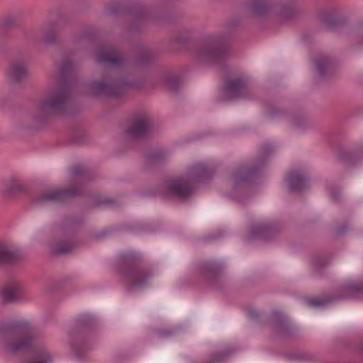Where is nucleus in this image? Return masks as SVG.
I'll return each instance as SVG.
<instances>
[{
	"mask_svg": "<svg viewBox=\"0 0 363 363\" xmlns=\"http://www.w3.org/2000/svg\"><path fill=\"white\" fill-rule=\"evenodd\" d=\"M120 11H121V6H118V5H113V6H111L108 9V12L110 14H115V13H117L120 12Z\"/></svg>",
	"mask_w": 363,
	"mask_h": 363,
	"instance_id": "32",
	"label": "nucleus"
},
{
	"mask_svg": "<svg viewBox=\"0 0 363 363\" xmlns=\"http://www.w3.org/2000/svg\"><path fill=\"white\" fill-rule=\"evenodd\" d=\"M133 86V84L126 79L119 78L115 71L108 69L101 79L89 85V89L93 95L118 96Z\"/></svg>",
	"mask_w": 363,
	"mask_h": 363,
	"instance_id": "5",
	"label": "nucleus"
},
{
	"mask_svg": "<svg viewBox=\"0 0 363 363\" xmlns=\"http://www.w3.org/2000/svg\"><path fill=\"white\" fill-rule=\"evenodd\" d=\"M273 6L272 0H254L250 5V9L255 15L262 16L268 13Z\"/></svg>",
	"mask_w": 363,
	"mask_h": 363,
	"instance_id": "20",
	"label": "nucleus"
},
{
	"mask_svg": "<svg viewBox=\"0 0 363 363\" xmlns=\"http://www.w3.org/2000/svg\"><path fill=\"white\" fill-rule=\"evenodd\" d=\"M341 291L344 293L342 296H335L327 298H313L306 300V303L311 308H321L327 305L330 301L335 299H343L351 298L355 295L363 293V281H352L348 282L341 288Z\"/></svg>",
	"mask_w": 363,
	"mask_h": 363,
	"instance_id": "8",
	"label": "nucleus"
},
{
	"mask_svg": "<svg viewBox=\"0 0 363 363\" xmlns=\"http://www.w3.org/2000/svg\"><path fill=\"white\" fill-rule=\"evenodd\" d=\"M357 32L360 36V43L363 45V23L357 28Z\"/></svg>",
	"mask_w": 363,
	"mask_h": 363,
	"instance_id": "34",
	"label": "nucleus"
},
{
	"mask_svg": "<svg viewBox=\"0 0 363 363\" xmlns=\"http://www.w3.org/2000/svg\"><path fill=\"white\" fill-rule=\"evenodd\" d=\"M121 272L133 287H143L153 277L152 270L142 264L141 257L133 252L121 256Z\"/></svg>",
	"mask_w": 363,
	"mask_h": 363,
	"instance_id": "4",
	"label": "nucleus"
},
{
	"mask_svg": "<svg viewBox=\"0 0 363 363\" xmlns=\"http://www.w3.org/2000/svg\"><path fill=\"white\" fill-rule=\"evenodd\" d=\"M276 318V327L277 331L282 335H288L290 333V325L285 317L279 312L274 313Z\"/></svg>",
	"mask_w": 363,
	"mask_h": 363,
	"instance_id": "24",
	"label": "nucleus"
},
{
	"mask_svg": "<svg viewBox=\"0 0 363 363\" xmlns=\"http://www.w3.org/2000/svg\"><path fill=\"white\" fill-rule=\"evenodd\" d=\"M36 337L33 327L26 321L0 322V346L15 354L30 347Z\"/></svg>",
	"mask_w": 363,
	"mask_h": 363,
	"instance_id": "2",
	"label": "nucleus"
},
{
	"mask_svg": "<svg viewBox=\"0 0 363 363\" xmlns=\"http://www.w3.org/2000/svg\"><path fill=\"white\" fill-rule=\"evenodd\" d=\"M28 77L27 65L24 61L15 60L9 66L7 78L12 84H21Z\"/></svg>",
	"mask_w": 363,
	"mask_h": 363,
	"instance_id": "16",
	"label": "nucleus"
},
{
	"mask_svg": "<svg viewBox=\"0 0 363 363\" xmlns=\"http://www.w3.org/2000/svg\"><path fill=\"white\" fill-rule=\"evenodd\" d=\"M278 15L284 20L289 19L295 13L293 5H284L277 10Z\"/></svg>",
	"mask_w": 363,
	"mask_h": 363,
	"instance_id": "28",
	"label": "nucleus"
},
{
	"mask_svg": "<svg viewBox=\"0 0 363 363\" xmlns=\"http://www.w3.org/2000/svg\"><path fill=\"white\" fill-rule=\"evenodd\" d=\"M96 57L98 62L111 68L122 67L125 61L121 52L111 45H101L96 52Z\"/></svg>",
	"mask_w": 363,
	"mask_h": 363,
	"instance_id": "10",
	"label": "nucleus"
},
{
	"mask_svg": "<svg viewBox=\"0 0 363 363\" xmlns=\"http://www.w3.org/2000/svg\"><path fill=\"white\" fill-rule=\"evenodd\" d=\"M160 335L162 337H169L170 335V333L168 332V331H161L160 333Z\"/></svg>",
	"mask_w": 363,
	"mask_h": 363,
	"instance_id": "41",
	"label": "nucleus"
},
{
	"mask_svg": "<svg viewBox=\"0 0 363 363\" xmlns=\"http://www.w3.org/2000/svg\"><path fill=\"white\" fill-rule=\"evenodd\" d=\"M324 264H325V263L322 262L321 258H317V259H314V261H313V265L317 268L320 267L321 265H324Z\"/></svg>",
	"mask_w": 363,
	"mask_h": 363,
	"instance_id": "39",
	"label": "nucleus"
},
{
	"mask_svg": "<svg viewBox=\"0 0 363 363\" xmlns=\"http://www.w3.org/2000/svg\"><path fill=\"white\" fill-rule=\"evenodd\" d=\"M288 188L292 191H301L308 186V176L303 172L294 171L285 179Z\"/></svg>",
	"mask_w": 363,
	"mask_h": 363,
	"instance_id": "17",
	"label": "nucleus"
},
{
	"mask_svg": "<svg viewBox=\"0 0 363 363\" xmlns=\"http://www.w3.org/2000/svg\"><path fill=\"white\" fill-rule=\"evenodd\" d=\"M272 151V147L265 145L262 150V156L259 157L253 165H241L233 174V180L234 184L240 182H248L255 176L266 164L267 157Z\"/></svg>",
	"mask_w": 363,
	"mask_h": 363,
	"instance_id": "7",
	"label": "nucleus"
},
{
	"mask_svg": "<svg viewBox=\"0 0 363 363\" xmlns=\"http://www.w3.org/2000/svg\"><path fill=\"white\" fill-rule=\"evenodd\" d=\"M223 268L222 264L213 261L203 262L199 266L200 272L206 276H216L222 271Z\"/></svg>",
	"mask_w": 363,
	"mask_h": 363,
	"instance_id": "21",
	"label": "nucleus"
},
{
	"mask_svg": "<svg viewBox=\"0 0 363 363\" xmlns=\"http://www.w3.org/2000/svg\"><path fill=\"white\" fill-rule=\"evenodd\" d=\"M347 229H348V226L347 225H344L343 226L338 228L337 229L336 233L338 235H341V234L344 233Z\"/></svg>",
	"mask_w": 363,
	"mask_h": 363,
	"instance_id": "37",
	"label": "nucleus"
},
{
	"mask_svg": "<svg viewBox=\"0 0 363 363\" xmlns=\"http://www.w3.org/2000/svg\"><path fill=\"white\" fill-rule=\"evenodd\" d=\"M331 196L333 197V199L335 201H337L340 199V192L338 190H334V189H332L331 190Z\"/></svg>",
	"mask_w": 363,
	"mask_h": 363,
	"instance_id": "35",
	"label": "nucleus"
},
{
	"mask_svg": "<svg viewBox=\"0 0 363 363\" xmlns=\"http://www.w3.org/2000/svg\"><path fill=\"white\" fill-rule=\"evenodd\" d=\"M249 315L252 319L255 320L259 317V312L256 311H249Z\"/></svg>",
	"mask_w": 363,
	"mask_h": 363,
	"instance_id": "38",
	"label": "nucleus"
},
{
	"mask_svg": "<svg viewBox=\"0 0 363 363\" xmlns=\"http://www.w3.org/2000/svg\"><path fill=\"white\" fill-rule=\"evenodd\" d=\"M82 194L80 189H61L48 191L36 196L33 202L36 204L62 202L65 199L79 196Z\"/></svg>",
	"mask_w": 363,
	"mask_h": 363,
	"instance_id": "11",
	"label": "nucleus"
},
{
	"mask_svg": "<svg viewBox=\"0 0 363 363\" xmlns=\"http://www.w3.org/2000/svg\"><path fill=\"white\" fill-rule=\"evenodd\" d=\"M321 21L327 26H333L335 24L336 21L334 16L329 13H324L320 16Z\"/></svg>",
	"mask_w": 363,
	"mask_h": 363,
	"instance_id": "31",
	"label": "nucleus"
},
{
	"mask_svg": "<svg viewBox=\"0 0 363 363\" xmlns=\"http://www.w3.org/2000/svg\"><path fill=\"white\" fill-rule=\"evenodd\" d=\"M250 87L243 77L229 78L226 80L222 100H234L247 98Z\"/></svg>",
	"mask_w": 363,
	"mask_h": 363,
	"instance_id": "9",
	"label": "nucleus"
},
{
	"mask_svg": "<svg viewBox=\"0 0 363 363\" xmlns=\"http://www.w3.org/2000/svg\"><path fill=\"white\" fill-rule=\"evenodd\" d=\"M130 13L131 17L136 20L138 22L145 19L147 16V10L142 6H137L133 8L130 11Z\"/></svg>",
	"mask_w": 363,
	"mask_h": 363,
	"instance_id": "27",
	"label": "nucleus"
},
{
	"mask_svg": "<svg viewBox=\"0 0 363 363\" xmlns=\"http://www.w3.org/2000/svg\"><path fill=\"white\" fill-rule=\"evenodd\" d=\"M189 40V38L188 37H185L184 38H182L179 35H177L175 36L174 38V40L176 43H185L186 42L187 40Z\"/></svg>",
	"mask_w": 363,
	"mask_h": 363,
	"instance_id": "36",
	"label": "nucleus"
},
{
	"mask_svg": "<svg viewBox=\"0 0 363 363\" xmlns=\"http://www.w3.org/2000/svg\"><path fill=\"white\" fill-rule=\"evenodd\" d=\"M275 231L276 229L272 225L265 222H257L252 226L249 238L269 239Z\"/></svg>",
	"mask_w": 363,
	"mask_h": 363,
	"instance_id": "18",
	"label": "nucleus"
},
{
	"mask_svg": "<svg viewBox=\"0 0 363 363\" xmlns=\"http://www.w3.org/2000/svg\"><path fill=\"white\" fill-rule=\"evenodd\" d=\"M358 349L361 352L363 353V342L359 345Z\"/></svg>",
	"mask_w": 363,
	"mask_h": 363,
	"instance_id": "42",
	"label": "nucleus"
},
{
	"mask_svg": "<svg viewBox=\"0 0 363 363\" xmlns=\"http://www.w3.org/2000/svg\"><path fill=\"white\" fill-rule=\"evenodd\" d=\"M83 172H84V170L80 167H75L72 168V173L74 176L81 175Z\"/></svg>",
	"mask_w": 363,
	"mask_h": 363,
	"instance_id": "33",
	"label": "nucleus"
},
{
	"mask_svg": "<svg viewBox=\"0 0 363 363\" xmlns=\"http://www.w3.org/2000/svg\"><path fill=\"white\" fill-rule=\"evenodd\" d=\"M211 172L206 164L195 163L189 167L186 179H175L164 183L167 194L176 196L181 199H186L192 192V182L202 181L208 177Z\"/></svg>",
	"mask_w": 363,
	"mask_h": 363,
	"instance_id": "3",
	"label": "nucleus"
},
{
	"mask_svg": "<svg viewBox=\"0 0 363 363\" xmlns=\"http://www.w3.org/2000/svg\"><path fill=\"white\" fill-rule=\"evenodd\" d=\"M330 62L325 58L318 59L315 61V67L317 72L320 74L323 75L327 69L329 68Z\"/></svg>",
	"mask_w": 363,
	"mask_h": 363,
	"instance_id": "30",
	"label": "nucleus"
},
{
	"mask_svg": "<svg viewBox=\"0 0 363 363\" xmlns=\"http://www.w3.org/2000/svg\"><path fill=\"white\" fill-rule=\"evenodd\" d=\"M7 45L5 42H0V53L6 52Z\"/></svg>",
	"mask_w": 363,
	"mask_h": 363,
	"instance_id": "40",
	"label": "nucleus"
},
{
	"mask_svg": "<svg viewBox=\"0 0 363 363\" xmlns=\"http://www.w3.org/2000/svg\"><path fill=\"white\" fill-rule=\"evenodd\" d=\"M285 360L289 362H315L316 356L309 352H294L285 355Z\"/></svg>",
	"mask_w": 363,
	"mask_h": 363,
	"instance_id": "22",
	"label": "nucleus"
},
{
	"mask_svg": "<svg viewBox=\"0 0 363 363\" xmlns=\"http://www.w3.org/2000/svg\"><path fill=\"white\" fill-rule=\"evenodd\" d=\"M34 360L32 363H50L55 360L54 354L47 348H39L35 350Z\"/></svg>",
	"mask_w": 363,
	"mask_h": 363,
	"instance_id": "23",
	"label": "nucleus"
},
{
	"mask_svg": "<svg viewBox=\"0 0 363 363\" xmlns=\"http://www.w3.org/2000/svg\"><path fill=\"white\" fill-rule=\"evenodd\" d=\"M73 64L69 60H64L60 68V77L53 87L47 91L46 96L37 105L39 120L60 116L67 113L72 99L73 77L71 75Z\"/></svg>",
	"mask_w": 363,
	"mask_h": 363,
	"instance_id": "1",
	"label": "nucleus"
},
{
	"mask_svg": "<svg viewBox=\"0 0 363 363\" xmlns=\"http://www.w3.org/2000/svg\"><path fill=\"white\" fill-rule=\"evenodd\" d=\"M25 292L23 284L16 280L6 284L0 291L1 300L6 303H13L21 301Z\"/></svg>",
	"mask_w": 363,
	"mask_h": 363,
	"instance_id": "14",
	"label": "nucleus"
},
{
	"mask_svg": "<svg viewBox=\"0 0 363 363\" xmlns=\"http://www.w3.org/2000/svg\"><path fill=\"white\" fill-rule=\"evenodd\" d=\"M65 235L62 238L55 240L51 243L52 252L58 255H67L71 252L77 246L72 239L74 230L72 227H67L65 230Z\"/></svg>",
	"mask_w": 363,
	"mask_h": 363,
	"instance_id": "13",
	"label": "nucleus"
},
{
	"mask_svg": "<svg viewBox=\"0 0 363 363\" xmlns=\"http://www.w3.org/2000/svg\"><path fill=\"white\" fill-rule=\"evenodd\" d=\"M228 50L226 40L222 35H211L199 45L196 50V57L203 62L213 63L224 59Z\"/></svg>",
	"mask_w": 363,
	"mask_h": 363,
	"instance_id": "6",
	"label": "nucleus"
},
{
	"mask_svg": "<svg viewBox=\"0 0 363 363\" xmlns=\"http://www.w3.org/2000/svg\"><path fill=\"white\" fill-rule=\"evenodd\" d=\"M152 119L147 115L135 118L126 128V134L131 138H140L146 135L150 130Z\"/></svg>",
	"mask_w": 363,
	"mask_h": 363,
	"instance_id": "12",
	"label": "nucleus"
},
{
	"mask_svg": "<svg viewBox=\"0 0 363 363\" xmlns=\"http://www.w3.org/2000/svg\"><path fill=\"white\" fill-rule=\"evenodd\" d=\"M166 86L172 91L176 92L179 87L180 80L177 75L167 74L164 78Z\"/></svg>",
	"mask_w": 363,
	"mask_h": 363,
	"instance_id": "26",
	"label": "nucleus"
},
{
	"mask_svg": "<svg viewBox=\"0 0 363 363\" xmlns=\"http://www.w3.org/2000/svg\"><path fill=\"white\" fill-rule=\"evenodd\" d=\"M23 190L22 185L16 180L9 179L5 182L4 191L7 196H11Z\"/></svg>",
	"mask_w": 363,
	"mask_h": 363,
	"instance_id": "25",
	"label": "nucleus"
},
{
	"mask_svg": "<svg viewBox=\"0 0 363 363\" xmlns=\"http://www.w3.org/2000/svg\"><path fill=\"white\" fill-rule=\"evenodd\" d=\"M136 26H136V25H135V23H133V24H131V25H130V26L129 29H130V30H135V29L136 28Z\"/></svg>",
	"mask_w": 363,
	"mask_h": 363,
	"instance_id": "43",
	"label": "nucleus"
},
{
	"mask_svg": "<svg viewBox=\"0 0 363 363\" xmlns=\"http://www.w3.org/2000/svg\"><path fill=\"white\" fill-rule=\"evenodd\" d=\"M41 36H31L30 40L35 43L42 41L45 45H51L57 43V24L54 21L48 22L41 28Z\"/></svg>",
	"mask_w": 363,
	"mask_h": 363,
	"instance_id": "15",
	"label": "nucleus"
},
{
	"mask_svg": "<svg viewBox=\"0 0 363 363\" xmlns=\"http://www.w3.org/2000/svg\"><path fill=\"white\" fill-rule=\"evenodd\" d=\"M18 258L17 252L11 246L0 242V265L10 264Z\"/></svg>",
	"mask_w": 363,
	"mask_h": 363,
	"instance_id": "19",
	"label": "nucleus"
},
{
	"mask_svg": "<svg viewBox=\"0 0 363 363\" xmlns=\"http://www.w3.org/2000/svg\"><path fill=\"white\" fill-rule=\"evenodd\" d=\"M154 56L155 54L151 50L145 48L141 55L137 57L136 62L140 65L147 64L153 59Z\"/></svg>",
	"mask_w": 363,
	"mask_h": 363,
	"instance_id": "29",
	"label": "nucleus"
}]
</instances>
